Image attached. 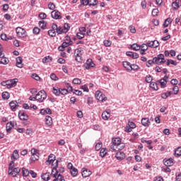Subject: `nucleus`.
<instances>
[{
  "label": "nucleus",
  "instance_id": "62",
  "mask_svg": "<svg viewBox=\"0 0 181 181\" xmlns=\"http://www.w3.org/2000/svg\"><path fill=\"white\" fill-rule=\"evenodd\" d=\"M129 29L131 33H136V30L135 29V27H134L132 25H130L129 27Z\"/></svg>",
  "mask_w": 181,
  "mask_h": 181
},
{
  "label": "nucleus",
  "instance_id": "51",
  "mask_svg": "<svg viewBox=\"0 0 181 181\" xmlns=\"http://www.w3.org/2000/svg\"><path fill=\"white\" fill-rule=\"evenodd\" d=\"M73 84H81V80L78 78H75L72 81Z\"/></svg>",
  "mask_w": 181,
  "mask_h": 181
},
{
  "label": "nucleus",
  "instance_id": "29",
  "mask_svg": "<svg viewBox=\"0 0 181 181\" xmlns=\"http://www.w3.org/2000/svg\"><path fill=\"white\" fill-rule=\"evenodd\" d=\"M123 67L128 71H131V63L128 62H123Z\"/></svg>",
  "mask_w": 181,
  "mask_h": 181
},
{
  "label": "nucleus",
  "instance_id": "33",
  "mask_svg": "<svg viewBox=\"0 0 181 181\" xmlns=\"http://www.w3.org/2000/svg\"><path fill=\"white\" fill-rule=\"evenodd\" d=\"M48 35L51 37H54L56 36V29L52 28L48 30Z\"/></svg>",
  "mask_w": 181,
  "mask_h": 181
},
{
  "label": "nucleus",
  "instance_id": "2",
  "mask_svg": "<svg viewBox=\"0 0 181 181\" xmlns=\"http://www.w3.org/2000/svg\"><path fill=\"white\" fill-rule=\"evenodd\" d=\"M47 98V95L46 94V91L43 90H40L35 95L36 100L39 101V103H43Z\"/></svg>",
  "mask_w": 181,
  "mask_h": 181
},
{
  "label": "nucleus",
  "instance_id": "31",
  "mask_svg": "<svg viewBox=\"0 0 181 181\" xmlns=\"http://www.w3.org/2000/svg\"><path fill=\"white\" fill-rule=\"evenodd\" d=\"M62 29H63L64 33H67V32L70 30V24L64 23Z\"/></svg>",
  "mask_w": 181,
  "mask_h": 181
},
{
  "label": "nucleus",
  "instance_id": "44",
  "mask_svg": "<svg viewBox=\"0 0 181 181\" xmlns=\"http://www.w3.org/2000/svg\"><path fill=\"white\" fill-rule=\"evenodd\" d=\"M39 25L41 29H46V23L45 22V21L42 20L41 21H39Z\"/></svg>",
  "mask_w": 181,
  "mask_h": 181
},
{
  "label": "nucleus",
  "instance_id": "12",
  "mask_svg": "<svg viewBox=\"0 0 181 181\" xmlns=\"http://www.w3.org/2000/svg\"><path fill=\"white\" fill-rule=\"evenodd\" d=\"M68 166L69 168H71L70 172L71 176H73V177H76V176H77V175L78 174V170H77V168H74L73 164L71 163H69Z\"/></svg>",
  "mask_w": 181,
  "mask_h": 181
},
{
  "label": "nucleus",
  "instance_id": "32",
  "mask_svg": "<svg viewBox=\"0 0 181 181\" xmlns=\"http://www.w3.org/2000/svg\"><path fill=\"white\" fill-rule=\"evenodd\" d=\"M9 105L11 108V110L13 111L16 109V107L18 105V102L16 101H11L10 103H9Z\"/></svg>",
  "mask_w": 181,
  "mask_h": 181
},
{
  "label": "nucleus",
  "instance_id": "57",
  "mask_svg": "<svg viewBox=\"0 0 181 181\" xmlns=\"http://www.w3.org/2000/svg\"><path fill=\"white\" fill-rule=\"evenodd\" d=\"M139 69V66L136 64H131L130 65V71L131 70H138Z\"/></svg>",
  "mask_w": 181,
  "mask_h": 181
},
{
  "label": "nucleus",
  "instance_id": "53",
  "mask_svg": "<svg viewBox=\"0 0 181 181\" xmlns=\"http://www.w3.org/2000/svg\"><path fill=\"white\" fill-rule=\"evenodd\" d=\"M161 170L162 172H165V173H170V172H171V170L169 168V167H163L161 168Z\"/></svg>",
  "mask_w": 181,
  "mask_h": 181
},
{
  "label": "nucleus",
  "instance_id": "30",
  "mask_svg": "<svg viewBox=\"0 0 181 181\" xmlns=\"http://www.w3.org/2000/svg\"><path fill=\"white\" fill-rule=\"evenodd\" d=\"M41 177H42V180H46V181L50 180V173H44L41 176Z\"/></svg>",
  "mask_w": 181,
  "mask_h": 181
},
{
  "label": "nucleus",
  "instance_id": "21",
  "mask_svg": "<svg viewBox=\"0 0 181 181\" xmlns=\"http://www.w3.org/2000/svg\"><path fill=\"white\" fill-rule=\"evenodd\" d=\"M111 117V114L107 110H105L102 114V118L104 121L108 120V119Z\"/></svg>",
  "mask_w": 181,
  "mask_h": 181
},
{
  "label": "nucleus",
  "instance_id": "41",
  "mask_svg": "<svg viewBox=\"0 0 181 181\" xmlns=\"http://www.w3.org/2000/svg\"><path fill=\"white\" fill-rule=\"evenodd\" d=\"M52 93L55 95H60V89L59 88H53Z\"/></svg>",
  "mask_w": 181,
  "mask_h": 181
},
{
  "label": "nucleus",
  "instance_id": "16",
  "mask_svg": "<svg viewBox=\"0 0 181 181\" xmlns=\"http://www.w3.org/2000/svg\"><path fill=\"white\" fill-rule=\"evenodd\" d=\"M18 117L20 119H21L22 121H27L28 118H29L28 115L25 113L23 111H20L18 112Z\"/></svg>",
  "mask_w": 181,
  "mask_h": 181
},
{
  "label": "nucleus",
  "instance_id": "19",
  "mask_svg": "<svg viewBox=\"0 0 181 181\" xmlns=\"http://www.w3.org/2000/svg\"><path fill=\"white\" fill-rule=\"evenodd\" d=\"M141 124L143 127H148L151 125V122L149 121V119L144 117L141 119Z\"/></svg>",
  "mask_w": 181,
  "mask_h": 181
},
{
  "label": "nucleus",
  "instance_id": "42",
  "mask_svg": "<svg viewBox=\"0 0 181 181\" xmlns=\"http://www.w3.org/2000/svg\"><path fill=\"white\" fill-rule=\"evenodd\" d=\"M1 95H2V98L4 100H8V98L10 97L9 93H8V92H3Z\"/></svg>",
  "mask_w": 181,
  "mask_h": 181
},
{
  "label": "nucleus",
  "instance_id": "54",
  "mask_svg": "<svg viewBox=\"0 0 181 181\" xmlns=\"http://www.w3.org/2000/svg\"><path fill=\"white\" fill-rule=\"evenodd\" d=\"M50 78L51 80H54V81H57V80H59V78H57V76H56L55 74H51Z\"/></svg>",
  "mask_w": 181,
  "mask_h": 181
},
{
  "label": "nucleus",
  "instance_id": "58",
  "mask_svg": "<svg viewBox=\"0 0 181 181\" xmlns=\"http://www.w3.org/2000/svg\"><path fill=\"white\" fill-rule=\"evenodd\" d=\"M32 77L33 78H34V80H36V81H39V80H40V77L39 76L38 74H33Z\"/></svg>",
  "mask_w": 181,
  "mask_h": 181
},
{
  "label": "nucleus",
  "instance_id": "56",
  "mask_svg": "<svg viewBox=\"0 0 181 181\" xmlns=\"http://www.w3.org/2000/svg\"><path fill=\"white\" fill-rule=\"evenodd\" d=\"M81 90H83L86 93H88V91H89L88 86H87V85H83V86H81Z\"/></svg>",
  "mask_w": 181,
  "mask_h": 181
},
{
  "label": "nucleus",
  "instance_id": "49",
  "mask_svg": "<svg viewBox=\"0 0 181 181\" xmlns=\"http://www.w3.org/2000/svg\"><path fill=\"white\" fill-rule=\"evenodd\" d=\"M48 8H49L50 11H54V9H56V6L52 2H50L48 4Z\"/></svg>",
  "mask_w": 181,
  "mask_h": 181
},
{
  "label": "nucleus",
  "instance_id": "36",
  "mask_svg": "<svg viewBox=\"0 0 181 181\" xmlns=\"http://www.w3.org/2000/svg\"><path fill=\"white\" fill-rule=\"evenodd\" d=\"M170 23H172V19L170 18L165 19V21L163 23L164 28H168V26H169V25H170Z\"/></svg>",
  "mask_w": 181,
  "mask_h": 181
},
{
  "label": "nucleus",
  "instance_id": "7",
  "mask_svg": "<svg viewBox=\"0 0 181 181\" xmlns=\"http://www.w3.org/2000/svg\"><path fill=\"white\" fill-rule=\"evenodd\" d=\"M2 46L0 44V59H1L0 64H8V63H9V59L5 57V54L2 53Z\"/></svg>",
  "mask_w": 181,
  "mask_h": 181
},
{
  "label": "nucleus",
  "instance_id": "39",
  "mask_svg": "<svg viewBox=\"0 0 181 181\" xmlns=\"http://www.w3.org/2000/svg\"><path fill=\"white\" fill-rule=\"evenodd\" d=\"M103 45L106 47H110V46H111V45H112V42H111L110 40H105L103 41Z\"/></svg>",
  "mask_w": 181,
  "mask_h": 181
},
{
  "label": "nucleus",
  "instance_id": "55",
  "mask_svg": "<svg viewBox=\"0 0 181 181\" xmlns=\"http://www.w3.org/2000/svg\"><path fill=\"white\" fill-rule=\"evenodd\" d=\"M152 80H153L152 76L148 75L146 76V83H152Z\"/></svg>",
  "mask_w": 181,
  "mask_h": 181
},
{
  "label": "nucleus",
  "instance_id": "52",
  "mask_svg": "<svg viewBox=\"0 0 181 181\" xmlns=\"http://www.w3.org/2000/svg\"><path fill=\"white\" fill-rule=\"evenodd\" d=\"M127 125H128L129 127H130V128H131L132 129H134V128H136V125L135 123L133 122H129Z\"/></svg>",
  "mask_w": 181,
  "mask_h": 181
},
{
  "label": "nucleus",
  "instance_id": "50",
  "mask_svg": "<svg viewBox=\"0 0 181 181\" xmlns=\"http://www.w3.org/2000/svg\"><path fill=\"white\" fill-rule=\"evenodd\" d=\"M8 81L11 83V86L13 87H15V86H16V84L18 83V78L11 79Z\"/></svg>",
  "mask_w": 181,
  "mask_h": 181
},
{
  "label": "nucleus",
  "instance_id": "9",
  "mask_svg": "<svg viewBox=\"0 0 181 181\" xmlns=\"http://www.w3.org/2000/svg\"><path fill=\"white\" fill-rule=\"evenodd\" d=\"M125 148L124 144H122V146L119 147V146H117V144H112L110 146V152H117V151H122Z\"/></svg>",
  "mask_w": 181,
  "mask_h": 181
},
{
  "label": "nucleus",
  "instance_id": "28",
  "mask_svg": "<svg viewBox=\"0 0 181 181\" xmlns=\"http://www.w3.org/2000/svg\"><path fill=\"white\" fill-rule=\"evenodd\" d=\"M180 6V0H175L172 3V7L175 9H177Z\"/></svg>",
  "mask_w": 181,
  "mask_h": 181
},
{
  "label": "nucleus",
  "instance_id": "38",
  "mask_svg": "<svg viewBox=\"0 0 181 181\" xmlns=\"http://www.w3.org/2000/svg\"><path fill=\"white\" fill-rule=\"evenodd\" d=\"M131 47L132 50H135L136 52L141 49V46L138 45V44H133Z\"/></svg>",
  "mask_w": 181,
  "mask_h": 181
},
{
  "label": "nucleus",
  "instance_id": "64",
  "mask_svg": "<svg viewBox=\"0 0 181 181\" xmlns=\"http://www.w3.org/2000/svg\"><path fill=\"white\" fill-rule=\"evenodd\" d=\"M153 181H163V178L162 177H156Z\"/></svg>",
  "mask_w": 181,
  "mask_h": 181
},
{
  "label": "nucleus",
  "instance_id": "63",
  "mask_svg": "<svg viewBox=\"0 0 181 181\" xmlns=\"http://www.w3.org/2000/svg\"><path fill=\"white\" fill-rule=\"evenodd\" d=\"M76 36H77L78 39H83L84 37V33H77Z\"/></svg>",
  "mask_w": 181,
  "mask_h": 181
},
{
  "label": "nucleus",
  "instance_id": "59",
  "mask_svg": "<svg viewBox=\"0 0 181 181\" xmlns=\"http://www.w3.org/2000/svg\"><path fill=\"white\" fill-rule=\"evenodd\" d=\"M47 16V15H46V13H40L39 14V18H40V19H42V20L46 19Z\"/></svg>",
  "mask_w": 181,
  "mask_h": 181
},
{
  "label": "nucleus",
  "instance_id": "3",
  "mask_svg": "<svg viewBox=\"0 0 181 181\" xmlns=\"http://www.w3.org/2000/svg\"><path fill=\"white\" fill-rule=\"evenodd\" d=\"M95 97L96 100H98V101H101V103H105V101L107 99L105 95H104L103 92L100 90H97L95 92Z\"/></svg>",
  "mask_w": 181,
  "mask_h": 181
},
{
  "label": "nucleus",
  "instance_id": "34",
  "mask_svg": "<svg viewBox=\"0 0 181 181\" xmlns=\"http://www.w3.org/2000/svg\"><path fill=\"white\" fill-rule=\"evenodd\" d=\"M175 156H176L177 158H179L180 156H181V147H177L175 150Z\"/></svg>",
  "mask_w": 181,
  "mask_h": 181
},
{
  "label": "nucleus",
  "instance_id": "25",
  "mask_svg": "<svg viewBox=\"0 0 181 181\" xmlns=\"http://www.w3.org/2000/svg\"><path fill=\"white\" fill-rule=\"evenodd\" d=\"M15 127V124L12 122H8L6 125V129L7 132H9L12 128Z\"/></svg>",
  "mask_w": 181,
  "mask_h": 181
},
{
  "label": "nucleus",
  "instance_id": "40",
  "mask_svg": "<svg viewBox=\"0 0 181 181\" xmlns=\"http://www.w3.org/2000/svg\"><path fill=\"white\" fill-rule=\"evenodd\" d=\"M105 155H107V148H101L100 156H101V158H104Z\"/></svg>",
  "mask_w": 181,
  "mask_h": 181
},
{
  "label": "nucleus",
  "instance_id": "1",
  "mask_svg": "<svg viewBox=\"0 0 181 181\" xmlns=\"http://www.w3.org/2000/svg\"><path fill=\"white\" fill-rule=\"evenodd\" d=\"M57 166H59V161L57 160L54 165V167L52 170V176L54 179L52 181H65L64 177L62 174H59V171L57 170Z\"/></svg>",
  "mask_w": 181,
  "mask_h": 181
},
{
  "label": "nucleus",
  "instance_id": "46",
  "mask_svg": "<svg viewBox=\"0 0 181 181\" xmlns=\"http://www.w3.org/2000/svg\"><path fill=\"white\" fill-rule=\"evenodd\" d=\"M15 162H13V160L9 163L8 166V172H11L13 169H15Z\"/></svg>",
  "mask_w": 181,
  "mask_h": 181
},
{
  "label": "nucleus",
  "instance_id": "22",
  "mask_svg": "<svg viewBox=\"0 0 181 181\" xmlns=\"http://www.w3.org/2000/svg\"><path fill=\"white\" fill-rule=\"evenodd\" d=\"M112 142L113 144L117 145V146H122L124 144H121V139L120 138H115L112 139Z\"/></svg>",
  "mask_w": 181,
  "mask_h": 181
},
{
  "label": "nucleus",
  "instance_id": "18",
  "mask_svg": "<svg viewBox=\"0 0 181 181\" xmlns=\"http://www.w3.org/2000/svg\"><path fill=\"white\" fill-rule=\"evenodd\" d=\"M167 78H168V76H165L163 78L159 81L161 88H165L166 87V84H168V81H166Z\"/></svg>",
  "mask_w": 181,
  "mask_h": 181
},
{
  "label": "nucleus",
  "instance_id": "15",
  "mask_svg": "<svg viewBox=\"0 0 181 181\" xmlns=\"http://www.w3.org/2000/svg\"><path fill=\"white\" fill-rule=\"evenodd\" d=\"M82 176L83 177H89L91 176V171L86 168H82Z\"/></svg>",
  "mask_w": 181,
  "mask_h": 181
},
{
  "label": "nucleus",
  "instance_id": "61",
  "mask_svg": "<svg viewBox=\"0 0 181 181\" xmlns=\"http://www.w3.org/2000/svg\"><path fill=\"white\" fill-rule=\"evenodd\" d=\"M173 91H174L175 95L179 93V87L177 86H175L173 88Z\"/></svg>",
  "mask_w": 181,
  "mask_h": 181
},
{
  "label": "nucleus",
  "instance_id": "17",
  "mask_svg": "<svg viewBox=\"0 0 181 181\" xmlns=\"http://www.w3.org/2000/svg\"><path fill=\"white\" fill-rule=\"evenodd\" d=\"M165 166L169 167V166H173L174 165V160L173 158H168V159H164L163 160Z\"/></svg>",
  "mask_w": 181,
  "mask_h": 181
},
{
  "label": "nucleus",
  "instance_id": "45",
  "mask_svg": "<svg viewBox=\"0 0 181 181\" xmlns=\"http://www.w3.org/2000/svg\"><path fill=\"white\" fill-rule=\"evenodd\" d=\"M89 2V6H95L97 4H98V1L97 0H88Z\"/></svg>",
  "mask_w": 181,
  "mask_h": 181
},
{
  "label": "nucleus",
  "instance_id": "48",
  "mask_svg": "<svg viewBox=\"0 0 181 181\" xmlns=\"http://www.w3.org/2000/svg\"><path fill=\"white\" fill-rule=\"evenodd\" d=\"M150 87H151V88H153V90H158V85L155 82L150 83Z\"/></svg>",
  "mask_w": 181,
  "mask_h": 181
},
{
  "label": "nucleus",
  "instance_id": "23",
  "mask_svg": "<svg viewBox=\"0 0 181 181\" xmlns=\"http://www.w3.org/2000/svg\"><path fill=\"white\" fill-rule=\"evenodd\" d=\"M11 158L12 160H17V159H19V152L18 150L13 151Z\"/></svg>",
  "mask_w": 181,
  "mask_h": 181
},
{
  "label": "nucleus",
  "instance_id": "14",
  "mask_svg": "<svg viewBox=\"0 0 181 181\" xmlns=\"http://www.w3.org/2000/svg\"><path fill=\"white\" fill-rule=\"evenodd\" d=\"M19 172H21V169L19 168H15L8 171V175H11L13 177H15Z\"/></svg>",
  "mask_w": 181,
  "mask_h": 181
},
{
  "label": "nucleus",
  "instance_id": "20",
  "mask_svg": "<svg viewBox=\"0 0 181 181\" xmlns=\"http://www.w3.org/2000/svg\"><path fill=\"white\" fill-rule=\"evenodd\" d=\"M127 56H129V57H132V59H138L139 57V54L136 52H126Z\"/></svg>",
  "mask_w": 181,
  "mask_h": 181
},
{
  "label": "nucleus",
  "instance_id": "6",
  "mask_svg": "<svg viewBox=\"0 0 181 181\" xmlns=\"http://www.w3.org/2000/svg\"><path fill=\"white\" fill-rule=\"evenodd\" d=\"M56 162H57V160H56V156H54V154H50L48 157V160L46 161V165H52L54 169Z\"/></svg>",
  "mask_w": 181,
  "mask_h": 181
},
{
  "label": "nucleus",
  "instance_id": "43",
  "mask_svg": "<svg viewBox=\"0 0 181 181\" xmlns=\"http://www.w3.org/2000/svg\"><path fill=\"white\" fill-rule=\"evenodd\" d=\"M31 160L35 162V160H39V153L32 154Z\"/></svg>",
  "mask_w": 181,
  "mask_h": 181
},
{
  "label": "nucleus",
  "instance_id": "37",
  "mask_svg": "<svg viewBox=\"0 0 181 181\" xmlns=\"http://www.w3.org/2000/svg\"><path fill=\"white\" fill-rule=\"evenodd\" d=\"M52 58L50 56H46L42 59V63H49L52 62Z\"/></svg>",
  "mask_w": 181,
  "mask_h": 181
},
{
  "label": "nucleus",
  "instance_id": "35",
  "mask_svg": "<svg viewBox=\"0 0 181 181\" xmlns=\"http://www.w3.org/2000/svg\"><path fill=\"white\" fill-rule=\"evenodd\" d=\"M22 173H23V176H24L25 177H28V176H29L30 173V171H29V170L26 168H23Z\"/></svg>",
  "mask_w": 181,
  "mask_h": 181
},
{
  "label": "nucleus",
  "instance_id": "27",
  "mask_svg": "<svg viewBox=\"0 0 181 181\" xmlns=\"http://www.w3.org/2000/svg\"><path fill=\"white\" fill-rule=\"evenodd\" d=\"M45 124L46 125H52L53 124V120L52 119V117L50 116H46L45 117Z\"/></svg>",
  "mask_w": 181,
  "mask_h": 181
},
{
  "label": "nucleus",
  "instance_id": "13",
  "mask_svg": "<svg viewBox=\"0 0 181 181\" xmlns=\"http://www.w3.org/2000/svg\"><path fill=\"white\" fill-rule=\"evenodd\" d=\"M52 29H55L56 33H58V35H62V33H64V31H63V28L60 26H57V24L53 23L52 25Z\"/></svg>",
  "mask_w": 181,
  "mask_h": 181
},
{
  "label": "nucleus",
  "instance_id": "60",
  "mask_svg": "<svg viewBox=\"0 0 181 181\" xmlns=\"http://www.w3.org/2000/svg\"><path fill=\"white\" fill-rule=\"evenodd\" d=\"M59 91H60V94H62V95H66V94H67V93H69L67 89H59Z\"/></svg>",
  "mask_w": 181,
  "mask_h": 181
},
{
  "label": "nucleus",
  "instance_id": "26",
  "mask_svg": "<svg viewBox=\"0 0 181 181\" xmlns=\"http://www.w3.org/2000/svg\"><path fill=\"white\" fill-rule=\"evenodd\" d=\"M16 66L19 69H22V67H23V64H22V58L21 57L16 58Z\"/></svg>",
  "mask_w": 181,
  "mask_h": 181
},
{
  "label": "nucleus",
  "instance_id": "8",
  "mask_svg": "<svg viewBox=\"0 0 181 181\" xmlns=\"http://www.w3.org/2000/svg\"><path fill=\"white\" fill-rule=\"evenodd\" d=\"M16 32L18 37H25V36H26V30L21 27H17Z\"/></svg>",
  "mask_w": 181,
  "mask_h": 181
},
{
  "label": "nucleus",
  "instance_id": "47",
  "mask_svg": "<svg viewBox=\"0 0 181 181\" xmlns=\"http://www.w3.org/2000/svg\"><path fill=\"white\" fill-rule=\"evenodd\" d=\"M101 148H103L102 142H98V144H96V145L95 146V151H100V149H101Z\"/></svg>",
  "mask_w": 181,
  "mask_h": 181
},
{
  "label": "nucleus",
  "instance_id": "5",
  "mask_svg": "<svg viewBox=\"0 0 181 181\" xmlns=\"http://www.w3.org/2000/svg\"><path fill=\"white\" fill-rule=\"evenodd\" d=\"M153 60L156 64H163V63L166 62L165 61V55H163V54H159L157 57L153 58Z\"/></svg>",
  "mask_w": 181,
  "mask_h": 181
},
{
  "label": "nucleus",
  "instance_id": "4",
  "mask_svg": "<svg viewBox=\"0 0 181 181\" xmlns=\"http://www.w3.org/2000/svg\"><path fill=\"white\" fill-rule=\"evenodd\" d=\"M74 54H75V60L76 62H78V63H80V62H81L82 60V57L83 56V49L81 48H78L76 49H75L74 52Z\"/></svg>",
  "mask_w": 181,
  "mask_h": 181
},
{
  "label": "nucleus",
  "instance_id": "11",
  "mask_svg": "<svg viewBox=\"0 0 181 181\" xmlns=\"http://www.w3.org/2000/svg\"><path fill=\"white\" fill-rule=\"evenodd\" d=\"M51 16L52 19H62V13L58 10H53L51 12Z\"/></svg>",
  "mask_w": 181,
  "mask_h": 181
},
{
  "label": "nucleus",
  "instance_id": "24",
  "mask_svg": "<svg viewBox=\"0 0 181 181\" xmlns=\"http://www.w3.org/2000/svg\"><path fill=\"white\" fill-rule=\"evenodd\" d=\"M115 158H117L119 160H122V159L125 158V153L119 151L116 153Z\"/></svg>",
  "mask_w": 181,
  "mask_h": 181
},
{
  "label": "nucleus",
  "instance_id": "10",
  "mask_svg": "<svg viewBox=\"0 0 181 181\" xmlns=\"http://www.w3.org/2000/svg\"><path fill=\"white\" fill-rule=\"evenodd\" d=\"M95 66V64L93 62V59H87L86 62L83 64V67L86 69V70H90L91 67H94Z\"/></svg>",
  "mask_w": 181,
  "mask_h": 181
}]
</instances>
